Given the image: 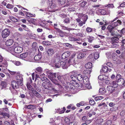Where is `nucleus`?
<instances>
[{
	"instance_id": "46",
	"label": "nucleus",
	"mask_w": 125,
	"mask_h": 125,
	"mask_svg": "<svg viewBox=\"0 0 125 125\" xmlns=\"http://www.w3.org/2000/svg\"><path fill=\"white\" fill-rule=\"evenodd\" d=\"M88 39V41L89 42H91L93 40V38L90 36H88L87 37Z\"/></svg>"
},
{
	"instance_id": "49",
	"label": "nucleus",
	"mask_w": 125,
	"mask_h": 125,
	"mask_svg": "<svg viewBox=\"0 0 125 125\" xmlns=\"http://www.w3.org/2000/svg\"><path fill=\"white\" fill-rule=\"evenodd\" d=\"M74 60L73 59H69L68 61V63L70 64H73Z\"/></svg>"
},
{
	"instance_id": "40",
	"label": "nucleus",
	"mask_w": 125,
	"mask_h": 125,
	"mask_svg": "<svg viewBox=\"0 0 125 125\" xmlns=\"http://www.w3.org/2000/svg\"><path fill=\"white\" fill-rule=\"evenodd\" d=\"M86 4V1H83L80 3L79 4V6L80 7H83L85 6Z\"/></svg>"
},
{
	"instance_id": "8",
	"label": "nucleus",
	"mask_w": 125,
	"mask_h": 125,
	"mask_svg": "<svg viewBox=\"0 0 125 125\" xmlns=\"http://www.w3.org/2000/svg\"><path fill=\"white\" fill-rule=\"evenodd\" d=\"M10 32L8 29H5L3 30L2 32V36L3 38H5L10 35Z\"/></svg>"
},
{
	"instance_id": "31",
	"label": "nucleus",
	"mask_w": 125,
	"mask_h": 125,
	"mask_svg": "<svg viewBox=\"0 0 125 125\" xmlns=\"http://www.w3.org/2000/svg\"><path fill=\"white\" fill-rule=\"evenodd\" d=\"M32 93L38 98H40L41 97V95L35 90Z\"/></svg>"
},
{
	"instance_id": "56",
	"label": "nucleus",
	"mask_w": 125,
	"mask_h": 125,
	"mask_svg": "<svg viewBox=\"0 0 125 125\" xmlns=\"http://www.w3.org/2000/svg\"><path fill=\"white\" fill-rule=\"evenodd\" d=\"M125 114V110H123L121 111L120 113V115L121 116H123Z\"/></svg>"
},
{
	"instance_id": "33",
	"label": "nucleus",
	"mask_w": 125,
	"mask_h": 125,
	"mask_svg": "<svg viewBox=\"0 0 125 125\" xmlns=\"http://www.w3.org/2000/svg\"><path fill=\"white\" fill-rule=\"evenodd\" d=\"M6 86V83L5 81H2L0 84V87H1V89H3L2 88H5Z\"/></svg>"
},
{
	"instance_id": "37",
	"label": "nucleus",
	"mask_w": 125,
	"mask_h": 125,
	"mask_svg": "<svg viewBox=\"0 0 125 125\" xmlns=\"http://www.w3.org/2000/svg\"><path fill=\"white\" fill-rule=\"evenodd\" d=\"M99 12L102 15H104L106 13V11L104 10H99Z\"/></svg>"
},
{
	"instance_id": "47",
	"label": "nucleus",
	"mask_w": 125,
	"mask_h": 125,
	"mask_svg": "<svg viewBox=\"0 0 125 125\" xmlns=\"http://www.w3.org/2000/svg\"><path fill=\"white\" fill-rule=\"evenodd\" d=\"M84 54V53H79L77 56V58L78 59L82 58L83 57Z\"/></svg>"
},
{
	"instance_id": "1",
	"label": "nucleus",
	"mask_w": 125,
	"mask_h": 125,
	"mask_svg": "<svg viewBox=\"0 0 125 125\" xmlns=\"http://www.w3.org/2000/svg\"><path fill=\"white\" fill-rule=\"evenodd\" d=\"M121 21L118 20L116 21L113 23L112 25H109L107 27L108 33L107 34V35L108 36H115V31H114L115 27L120 25H121Z\"/></svg>"
},
{
	"instance_id": "52",
	"label": "nucleus",
	"mask_w": 125,
	"mask_h": 125,
	"mask_svg": "<svg viewBox=\"0 0 125 125\" xmlns=\"http://www.w3.org/2000/svg\"><path fill=\"white\" fill-rule=\"evenodd\" d=\"M33 108V106L31 104L28 105L27 106V108L29 109H32Z\"/></svg>"
},
{
	"instance_id": "27",
	"label": "nucleus",
	"mask_w": 125,
	"mask_h": 125,
	"mask_svg": "<svg viewBox=\"0 0 125 125\" xmlns=\"http://www.w3.org/2000/svg\"><path fill=\"white\" fill-rule=\"evenodd\" d=\"M91 70L88 69H86L84 70L83 72V73L85 75H88L91 73Z\"/></svg>"
},
{
	"instance_id": "23",
	"label": "nucleus",
	"mask_w": 125,
	"mask_h": 125,
	"mask_svg": "<svg viewBox=\"0 0 125 125\" xmlns=\"http://www.w3.org/2000/svg\"><path fill=\"white\" fill-rule=\"evenodd\" d=\"M118 85L119 84L117 81H115L113 82L111 86L114 88H117Z\"/></svg>"
},
{
	"instance_id": "26",
	"label": "nucleus",
	"mask_w": 125,
	"mask_h": 125,
	"mask_svg": "<svg viewBox=\"0 0 125 125\" xmlns=\"http://www.w3.org/2000/svg\"><path fill=\"white\" fill-rule=\"evenodd\" d=\"M119 38L116 37H112L111 39V40L112 43H117V42Z\"/></svg>"
},
{
	"instance_id": "54",
	"label": "nucleus",
	"mask_w": 125,
	"mask_h": 125,
	"mask_svg": "<svg viewBox=\"0 0 125 125\" xmlns=\"http://www.w3.org/2000/svg\"><path fill=\"white\" fill-rule=\"evenodd\" d=\"M85 21H81L79 23V25L80 26H82L83 24H84L85 23Z\"/></svg>"
},
{
	"instance_id": "44",
	"label": "nucleus",
	"mask_w": 125,
	"mask_h": 125,
	"mask_svg": "<svg viewBox=\"0 0 125 125\" xmlns=\"http://www.w3.org/2000/svg\"><path fill=\"white\" fill-rule=\"evenodd\" d=\"M40 10L42 11L43 12H44L43 14H45L46 13V12L47 11H50V10H49V9H40L39 10Z\"/></svg>"
},
{
	"instance_id": "60",
	"label": "nucleus",
	"mask_w": 125,
	"mask_h": 125,
	"mask_svg": "<svg viewBox=\"0 0 125 125\" xmlns=\"http://www.w3.org/2000/svg\"><path fill=\"white\" fill-rule=\"evenodd\" d=\"M3 125H10L9 122L7 121H5L4 122Z\"/></svg>"
},
{
	"instance_id": "42",
	"label": "nucleus",
	"mask_w": 125,
	"mask_h": 125,
	"mask_svg": "<svg viewBox=\"0 0 125 125\" xmlns=\"http://www.w3.org/2000/svg\"><path fill=\"white\" fill-rule=\"evenodd\" d=\"M0 115L3 116H7L8 117H9V115L8 114L4 112H1L0 113Z\"/></svg>"
},
{
	"instance_id": "13",
	"label": "nucleus",
	"mask_w": 125,
	"mask_h": 125,
	"mask_svg": "<svg viewBox=\"0 0 125 125\" xmlns=\"http://www.w3.org/2000/svg\"><path fill=\"white\" fill-rule=\"evenodd\" d=\"M12 87L13 89H17L19 87V83L14 80L13 81L11 82Z\"/></svg>"
},
{
	"instance_id": "2",
	"label": "nucleus",
	"mask_w": 125,
	"mask_h": 125,
	"mask_svg": "<svg viewBox=\"0 0 125 125\" xmlns=\"http://www.w3.org/2000/svg\"><path fill=\"white\" fill-rule=\"evenodd\" d=\"M77 80L80 81L83 80V83L85 85V87L88 89L91 88V86L90 83L89 79L87 76H85L83 77L82 74H78L76 77Z\"/></svg>"
},
{
	"instance_id": "63",
	"label": "nucleus",
	"mask_w": 125,
	"mask_h": 125,
	"mask_svg": "<svg viewBox=\"0 0 125 125\" xmlns=\"http://www.w3.org/2000/svg\"><path fill=\"white\" fill-rule=\"evenodd\" d=\"M103 80L107 79L108 78V76L106 75H103Z\"/></svg>"
},
{
	"instance_id": "21",
	"label": "nucleus",
	"mask_w": 125,
	"mask_h": 125,
	"mask_svg": "<svg viewBox=\"0 0 125 125\" xmlns=\"http://www.w3.org/2000/svg\"><path fill=\"white\" fill-rule=\"evenodd\" d=\"M27 86L29 90L31 91L32 93L33 91L35 90L32 87L30 83H27Z\"/></svg>"
},
{
	"instance_id": "12",
	"label": "nucleus",
	"mask_w": 125,
	"mask_h": 125,
	"mask_svg": "<svg viewBox=\"0 0 125 125\" xmlns=\"http://www.w3.org/2000/svg\"><path fill=\"white\" fill-rule=\"evenodd\" d=\"M68 62L65 60L62 61L60 63V66H61L63 69H66L68 67Z\"/></svg>"
},
{
	"instance_id": "25",
	"label": "nucleus",
	"mask_w": 125,
	"mask_h": 125,
	"mask_svg": "<svg viewBox=\"0 0 125 125\" xmlns=\"http://www.w3.org/2000/svg\"><path fill=\"white\" fill-rule=\"evenodd\" d=\"M85 67L87 69L91 68L92 67V63L91 62H88L85 64Z\"/></svg>"
},
{
	"instance_id": "43",
	"label": "nucleus",
	"mask_w": 125,
	"mask_h": 125,
	"mask_svg": "<svg viewBox=\"0 0 125 125\" xmlns=\"http://www.w3.org/2000/svg\"><path fill=\"white\" fill-rule=\"evenodd\" d=\"M105 7L111 8H113L114 7L113 4H109L108 5L106 4L105 5Z\"/></svg>"
},
{
	"instance_id": "29",
	"label": "nucleus",
	"mask_w": 125,
	"mask_h": 125,
	"mask_svg": "<svg viewBox=\"0 0 125 125\" xmlns=\"http://www.w3.org/2000/svg\"><path fill=\"white\" fill-rule=\"evenodd\" d=\"M42 86L45 89H48L49 88V86L48 85V83H43L42 84Z\"/></svg>"
},
{
	"instance_id": "39",
	"label": "nucleus",
	"mask_w": 125,
	"mask_h": 125,
	"mask_svg": "<svg viewBox=\"0 0 125 125\" xmlns=\"http://www.w3.org/2000/svg\"><path fill=\"white\" fill-rule=\"evenodd\" d=\"M10 19L11 21L15 22H17L18 21V20L17 19L13 16L10 17Z\"/></svg>"
},
{
	"instance_id": "5",
	"label": "nucleus",
	"mask_w": 125,
	"mask_h": 125,
	"mask_svg": "<svg viewBox=\"0 0 125 125\" xmlns=\"http://www.w3.org/2000/svg\"><path fill=\"white\" fill-rule=\"evenodd\" d=\"M57 77L60 82L62 84H65L66 83H70V82L68 79V77L67 75L61 76L57 75Z\"/></svg>"
},
{
	"instance_id": "17",
	"label": "nucleus",
	"mask_w": 125,
	"mask_h": 125,
	"mask_svg": "<svg viewBox=\"0 0 125 125\" xmlns=\"http://www.w3.org/2000/svg\"><path fill=\"white\" fill-rule=\"evenodd\" d=\"M13 42V40L11 39H9L7 40L5 42V44L7 46L11 45Z\"/></svg>"
},
{
	"instance_id": "9",
	"label": "nucleus",
	"mask_w": 125,
	"mask_h": 125,
	"mask_svg": "<svg viewBox=\"0 0 125 125\" xmlns=\"http://www.w3.org/2000/svg\"><path fill=\"white\" fill-rule=\"evenodd\" d=\"M28 53L27 52H25L21 54L20 56V58L26 61L31 62V60L28 58Z\"/></svg>"
},
{
	"instance_id": "59",
	"label": "nucleus",
	"mask_w": 125,
	"mask_h": 125,
	"mask_svg": "<svg viewBox=\"0 0 125 125\" xmlns=\"http://www.w3.org/2000/svg\"><path fill=\"white\" fill-rule=\"evenodd\" d=\"M43 34H44L42 33V35L40 36V38L43 40H44L45 39V36L43 35Z\"/></svg>"
},
{
	"instance_id": "34",
	"label": "nucleus",
	"mask_w": 125,
	"mask_h": 125,
	"mask_svg": "<svg viewBox=\"0 0 125 125\" xmlns=\"http://www.w3.org/2000/svg\"><path fill=\"white\" fill-rule=\"evenodd\" d=\"M99 57V54L98 52H95L94 55V59L96 60L98 59Z\"/></svg>"
},
{
	"instance_id": "53",
	"label": "nucleus",
	"mask_w": 125,
	"mask_h": 125,
	"mask_svg": "<svg viewBox=\"0 0 125 125\" xmlns=\"http://www.w3.org/2000/svg\"><path fill=\"white\" fill-rule=\"evenodd\" d=\"M65 23H69L70 22L69 19L68 18H66L64 21Z\"/></svg>"
},
{
	"instance_id": "14",
	"label": "nucleus",
	"mask_w": 125,
	"mask_h": 125,
	"mask_svg": "<svg viewBox=\"0 0 125 125\" xmlns=\"http://www.w3.org/2000/svg\"><path fill=\"white\" fill-rule=\"evenodd\" d=\"M70 54V52H66L63 53L61 56V58L62 59H64L68 57Z\"/></svg>"
},
{
	"instance_id": "16",
	"label": "nucleus",
	"mask_w": 125,
	"mask_h": 125,
	"mask_svg": "<svg viewBox=\"0 0 125 125\" xmlns=\"http://www.w3.org/2000/svg\"><path fill=\"white\" fill-rule=\"evenodd\" d=\"M36 72L39 74L40 75L41 74H42L43 73L42 72V68L40 67H38L36 69Z\"/></svg>"
},
{
	"instance_id": "55",
	"label": "nucleus",
	"mask_w": 125,
	"mask_h": 125,
	"mask_svg": "<svg viewBox=\"0 0 125 125\" xmlns=\"http://www.w3.org/2000/svg\"><path fill=\"white\" fill-rule=\"evenodd\" d=\"M88 19V16L87 15H85L84 16L83 18V20L84 21H85V23L87 19Z\"/></svg>"
},
{
	"instance_id": "50",
	"label": "nucleus",
	"mask_w": 125,
	"mask_h": 125,
	"mask_svg": "<svg viewBox=\"0 0 125 125\" xmlns=\"http://www.w3.org/2000/svg\"><path fill=\"white\" fill-rule=\"evenodd\" d=\"M89 102L90 104L91 105H93L95 103L93 99H90L89 101Z\"/></svg>"
},
{
	"instance_id": "3",
	"label": "nucleus",
	"mask_w": 125,
	"mask_h": 125,
	"mask_svg": "<svg viewBox=\"0 0 125 125\" xmlns=\"http://www.w3.org/2000/svg\"><path fill=\"white\" fill-rule=\"evenodd\" d=\"M45 72L48 78L51 81L55 84L58 85L59 87H61L59 82L56 79V73L52 72L51 71L48 70H46Z\"/></svg>"
},
{
	"instance_id": "51",
	"label": "nucleus",
	"mask_w": 125,
	"mask_h": 125,
	"mask_svg": "<svg viewBox=\"0 0 125 125\" xmlns=\"http://www.w3.org/2000/svg\"><path fill=\"white\" fill-rule=\"evenodd\" d=\"M86 30L88 32H91L92 31V29L91 28L88 27L87 28Z\"/></svg>"
},
{
	"instance_id": "7",
	"label": "nucleus",
	"mask_w": 125,
	"mask_h": 125,
	"mask_svg": "<svg viewBox=\"0 0 125 125\" xmlns=\"http://www.w3.org/2000/svg\"><path fill=\"white\" fill-rule=\"evenodd\" d=\"M116 79L119 84V85H123L124 80V79L121 78V76L120 75L117 74L116 76Z\"/></svg>"
},
{
	"instance_id": "30",
	"label": "nucleus",
	"mask_w": 125,
	"mask_h": 125,
	"mask_svg": "<svg viewBox=\"0 0 125 125\" xmlns=\"http://www.w3.org/2000/svg\"><path fill=\"white\" fill-rule=\"evenodd\" d=\"M72 121V120L70 118H69L67 117H66L64 119V121L67 124H68L70 122H71Z\"/></svg>"
},
{
	"instance_id": "22",
	"label": "nucleus",
	"mask_w": 125,
	"mask_h": 125,
	"mask_svg": "<svg viewBox=\"0 0 125 125\" xmlns=\"http://www.w3.org/2000/svg\"><path fill=\"white\" fill-rule=\"evenodd\" d=\"M69 82H70L69 83H70L71 84L72 83V84L73 86V87H72V88H73V87H74V86H76L77 87H79L80 86L79 84L78 83H77L76 82H75H75H74L73 81L71 82V80L70 79L69 80Z\"/></svg>"
},
{
	"instance_id": "45",
	"label": "nucleus",
	"mask_w": 125,
	"mask_h": 125,
	"mask_svg": "<svg viewBox=\"0 0 125 125\" xmlns=\"http://www.w3.org/2000/svg\"><path fill=\"white\" fill-rule=\"evenodd\" d=\"M42 43L43 44L45 45H49L50 44V42L49 41H44Z\"/></svg>"
},
{
	"instance_id": "6",
	"label": "nucleus",
	"mask_w": 125,
	"mask_h": 125,
	"mask_svg": "<svg viewBox=\"0 0 125 125\" xmlns=\"http://www.w3.org/2000/svg\"><path fill=\"white\" fill-rule=\"evenodd\" d=\"M78 71H73L71 72L70 73L71 75L70 78L68 77V80L70 79L71 80V82L73 81L75 83V82L77 80L76 77L78 74Z\"/></svg>"
},
{
	"instance_id": "48",
	"label": "nucleus",
	"mask_w": 125,
	"mask_h": 125,
	"mask_svg": "<svg viewBox=\"0 0 125 125\" xmlns=\"http://www.w3.org/2000/svg\"><path fill=\"white\" fill-rule=\"evenodd\" d=\"M6 7L7 8L11 9L13 7V6L11 4H8L6 6Z\"/></svg>"
},
{
	"instance_id": "35",
	"label": "nucleus",
	"mask_w": 125,
	"mask_h": 125,
	"mask_svg": "<svg viewBox=\"0 0 125 125\" xmlns=\"http://www.w3.org/2000/svg\"><path fill=\"white\" fill-rule=\"evenodd\" d=\"M26 14L27 16L29 17H33L35 16V14H33L28 12H26Z\"/></svg>"
},
{
	"instance_id": "10",
	"label": "nucleus",
	"mask_w": 125,
	"mask_h": 125,
	"mask_svg": "<svg viewBox=\"0 0 125 125\" xmlns=\"http://www.w3.org/2000/svg\"><path fill=\"white\" fill-rule=\"evenodd\" d=\"M16 81L19 83L20 85H22V84L23 79L22 76L21 75H17L15 78Z\"/></svg>"
},
{
	"instance_id": "41",
	"label": "nucleus",
	"mask_w": 125,
	"mask_h": 125,
	"mask_svg": "<svg viewBox=\"0 0 125 125\" xmlns=\"http://www.w3.org/2000/svg\"><path fill=\"white\" fill-rule=\"evenodd\" d=\"M102 69L104 72L105 73L107 71L108 68L107 66H104L102 67Z\"/></svg>"
},
{
	"instance_id": "4",
	"label": "nucleus",
	"mask_w": 125,
	"mask_h": 125,
	"mask_svg": "<svg viewBox=\"0 0 125 125\" xmlns=\"http://www.w3.org/2000/svg\"><path fill=\"white\" fill-rule=\"evenodd\" d=\"M9 50L11 53L14 52L17 53H20L23 51V48L22 46L19 45L18 43L15 42L9 48Z\"/></svg>"
},
{
	"instance_id": "58",
	"label": "nucleus",
	"mask_w": 125,
	"mask_h": 125,
	"mask_svg": "<svg viewBox=\"0 0 125 125\" xmlns=\"http://www.w3.org/2000/svg\"><path fill=\"white\" fill-rule=\"evenodd\" d=\"M103 75H100L98 77V79L101 80H103Z\"/></svg>"
},
{
	"instance_id": "61",
	"label": "nucleus",
	"mask_w": 125,
	"mask_h": 125,
	"mask_svg": "<svg viewBox=\"0 0 125 125\" xmlns=\"http://www.w3.org/2000/svg\"><path fill=\"white\" fill-rule=\"evenodd\" d=\"M62 28L64 30H66L68 31H70V28H69L68 27L65 26H62Z\"/></svg>"
},
{
	"instance_id": "24",
	"label": "nucleus",
	"mask_w": 125,
	"mask_h": 125,
	"mask_svg": "<svg viewBox=\"0 0 125 125\" xmlns=\"http://www.w3.org/2000/svg\"><path fill=\"white\" fill-rule=\"evenodd\" d=\"M42 57V56L40 53H38L34 57V59L36 61L39 60Z\"/></svg>"
},
{
	"instance_id": "62",
	"label": "nucleus",
	"mask_w": 125,
	"mask_h": 125,
	"mask_svg": "<svg viewBox=\"0 0 125 125\" xmlns=\"http://www.w3.org/2000/svg\"><path fill=\"white\" fill-rule=\"evenodd\" d=\"M68 125H76V123L74 122H70Z\"/></svg>"
},
{
	"instance_id": "11",
	"label": "nucleus",
	"mask_w": 125,
	"mask_h": 125,
	"mask_svg": "<svg viewBox=\"0 0 125 125\" xmlns=\"http://www.w3.org/2000/svg\"><path fill=\"white\" fill-rule=\"evenodd\" d=\"M48 4L50 8L52 9L55 8L56 6V5L53 2L52 0H48Z\"/></svg>"
},
{
	"instance_id": "19",
	"label": "nucleus",
	"mask_w": 125,
	"mask_h": 125,
	"mask_svg": "<svg viewBox=\"0 0 125 125\" xmlns=\"http://www.w3.org/2000/svg\"><path fill=\"white\" fill-rule=\"evenodd\" d=\"M53 66L56 68H59L60 67V64L59 61H55L53 64Z\"/></svg>"
},
{
	"instance_id": "64",
	"label": "nucleus",
	"mask_w": 125,
	"mask_h": 125,
	"mask_svg": "<svg viewBox=\"0 0 125 125\" xmlns=\"http://www.w3.org/2000/svg\"><path fill=\"white\" fill-rule=\"evenodd\" d=\"M115 105V104L111 102L109 103V105L111 107L114 106Z\"/></svg>"
},
{
	"instance_id": "28",
	"label": "nucleus",
	"mask_w": 125,
	"mask_h": 125,
	"mask_svg": "<svg viewBox=\"0 0 125 125\" xmlns=\"http://www.w3.org/2000/svg\"><path fill=\"white\" fill-rule=\"evenodd\" d=\"M11 62L13 63L16 66H19L22 65L21 62L19 61H11Z\"/></svg>"
},
{
	"instance_id": "36",
	"label": "nucleus",
	"mask_w": 125,
	"mask_h": 125,
	"mask_svg": "<svg viewBox=\"0 0 125 125\" xmlns=\"http://www.w3.org/2000/svg\"><path fill=\"white\" fill-rule=\"evenodd\" d=\"M65 33L62 31L60 30L59 31V35L60 37H63L65 36Z\"/></svg>"
},
{
	"instance_id": "57",
	"label": "nucleus",
	"mask_w": 125,
	"mask_h": 125,
	"mask_svg": "<svg viewBox=\"0 0 125 125\" xmlns=\"http://www.w3.org/2000/svg\"><path fill=\"white\" fill-rule=\"evenodd\" d=\"M112 89H111V86H109L107 88V90L108 91H111Z\"/></svg>"
},
{
	"instance_id": "18",
	"label": "nucleus",
	"mask_w": 125,
	"mask_h": 125,
	"mask_svg": "<svg viewBox=\"0 0 125 125\" xmlns=\"http://www.w3.org/2000/svg\"><path fill=\"white\" fill-rule=\"evenodd\" d=\"M66 110V109L65 107H63L62 109H57L56 112L59 114H61L64 113Z\"/></svg>"
},
{
	"instance_id": "38",
	"label": "nucleus",
	"mask_w": 125,
	"mask_h": 125,
	"mask_svg": "<svg viewBox=\"0 0 125 125\" xmlns=\"http://www.w3.org/2000/svg\"><path fill=\"white\" fill-rule=\"evenodd\" d=\"M117 43H112V45L111 46L112 48H115L119 46V45L117 44Z\"/></svg>"
},
{
	"instance_id": "32",
	"label": "nucleus",
	"mask_w": 125,
	"mask_h": 125,
	"mask_svg": "<svg viewBox=\"0 0 125 125\" xmlns=\"http://www.w3.org/2000/svg\"><path fill=\"white\" fill-rule=\"evenodd\" d=\"M99 92L101 94H104L106 92L105 89L104 88H100L99 90Z\"/></svg>"
},
{
	"instance_id": "20",
	"label": "nucleus",
	"mask_w": 125,
	"mask_h": 125,
	"mask_svg": "<svg viewBox=\"0 0 125 125\" xmlns=\"http://www.w3.org/2000/svg\"><path fill=\"white\" fill-rule=\"evenodd\" d=\"M47 53L49 56H52L54 53L53 50L52 49H49L48 50Z\"/></svg>"
},
{
	"instance_id": "15",
	"label": "nucleus",
	"mask_w": 125,
	"mask_h": 125,
	"mask_svg": "<svg viewBox=\"0 0 125 125\" xmlns=\"http://www.w3.org/2000/svg\"><path fill=\"white\" fill-rule=\"evenodd\" d=\"M40 76V78L42 81H44L46 82L48 81V79L45 76V74L44 73H42V74H41Z\"/></svg>"
}]
</instances>
